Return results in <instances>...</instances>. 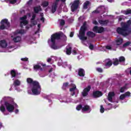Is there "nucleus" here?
<instances>
[{
	"label": "nucleus",
	"mask_w": 131,
	"mask_h": 131,
	"mask_svg": "<svg viewBox=\"0 0 131 131\" xmlns=\"http://www.w3.org/2000/svg\"><path fill=\"white\" fill-rule=\"evenodd\" d=\"M92 14H100L98 8H97L95 10L92 11Z\"/></svg>",
	"instance_id": "79ce46f5"
},
{
	"label": "nucleus",
	"mask_w": 131,
	"mask_h": 131,
	"mask_svg": "<svg viewBox=\"0 0 131 131\" xmlns=\"http://www.w3.org/2000/svg\"><path fill=\"white\" fill-rule=\"evenodd\" d=\"M118 60L119 63H123L124 62H125V58L124 56L119 57Z\"/></svg>",
	"instance_id": "473e14b6"
},
{
	"label": "nucleus",
	"mask_w": 131,
	"mask_h": 131,
	"mask_svg": "<svg viewBox=\"0 0 131 131\" xmlns=\"http://www.w3.org/2000/svg\"><path fill=\"white\" fill-rule=\"evenodd\" d=\"M33 70L34 71H38L40 70V71H42L43 69L42 68H41V66H39V64H34L33 66Z\"/></svg>",
	"instance_id": "dca6fc26"
},
{
	"label": "nucleus",
	"mask_w": 131,
	"mask_h": 131,
	"mask_svg": "<svg viewBox=\"0 0 131 131\" xmlns=\"http://www.w3.org/2000/svg\"><path fill=\"white\" fill-rule=\"evenodd\" d=\"M89 111L91 112V107L90 105H85L82 108V112H86Z\"/></svg>",
	"instance_id": "a211bd4d"
},
{
	"label": "nucleus",
	"mask_w": 131,
	"mask_h": 131,
	"mask_svg": "<svg viewBox=\"0 0 131 131\" xmlns=\"http://www.w3.org/2000/svg\"><path fill=\"white\" fill-rule=\"evenodd\" d=\"M40 11H41V8L40 7V6L34 7V12L36 14L38 13V12H40Z\"/></svg>",
	"instance_id": "b1692460"
},
{
	"label": "nucleus",
	"mask_w": 131,
	"mask_h": 131,
	"mask_svg": "<svg viewBox=\"0 0 131 131\" xmlns=\"http://www.w3.org/2000/svg\"><path fill=\"white\" fill-rule=\"evenodd\" d=\"M72 53L74 55H76V54H77V52L75 50L72 51Z\"/></svg>",
	"instance_id": "bf43d9fd"
},
{
	"label": "nucleus",
	"mask_w": 131,
	"mask_h": 131,
	"mask_svg": "<svg viewBox=\"0 0 131 131\" xmlns=\"http://www.w3.org/2000/svg\"><path fill=\"white\" fill-rule=\"evenodd\" d=\"M113 64V65H114V66H117V65H119V60L118 59V58H115L114 59V61Z\"/></svg>",
	"instance_id": "f704fd0d"
},
{
	"label": "nucleus",
	"mask_w": 131,
	"mask_h": 131,
	"mask_svg": "<svg viewBox=\"0 0 131 131\" xmlns=\"http://www.w3.org/2000/svg\"><path fill=\"white\" fill-rule=\"evenodd\" d=\"M86 21H84L82 26H81L79 32L78 37L79 38L84 41L88 39V37L85 36V32L88 30V27H86Z\"/></svg>",
	"instance_id": "7ed1b4c3"
},
{
	"label": "nucleus",
	"mask_w": 131,
	"mask_h": 131,
	"mask_svg": "<svg viewBox=\"0 0 131 131\" xmlns=\"http://www.w3.org/2000/svg\"><path fill=\"white\" fill-rule=\"evenodd\" d=\"M51 61H52V58H48V59H47V62H48V63H50V62H51Z\"/></svg>",
	"instance_id": "052dcab7"
},
{
	"label": "nucleus",
	"mask_w": 131,
	"mask_h": 131,
	"mask_svg": "<svg viewBox=\"0 0 131 131\" xmlns=\"http://www.w3.org/2000/svg\"><path fill=\"white\" fill-rule=\"evenodd\" d=\"M105 48L106 49V50H112V47L111 46H106Z\"/></svg>",
	"instance_id": "864d4df0"
},
{
	"label": "nucleus",
	"mask_w": 131,
	"mask_h": 131,
	"mask_svg": "<svg viewBox=\"0 0 131 131\" xmlns=\"http://www.w3.org/2000/svg\"><path fill=\"white\" fill-rule=\"evenodd\" d=\"M128 84L126 83L125 85L123 86L120 88V93H124V91L126 90L127 86Z\"/></svg>",
	"instance_id": "a878e982"
},
{
	"label": "nucleus",
	"mask_w": 131,
	"mask_h": 131,
	"mask_svg": "<svg viewBox=\"0 0 131 131\" xmlns=\"http://www.w3.org/2000/svg\"><path fill=\"white\" fill-rule=\"evenodd\" d=\"M27 19V16L26 15H24L23 17L20 18V20L21 21H25Z\"/></svg>",
	"instance_id": "c03bdc74"
},
{
	"label": "nucleus",
	"mask_w": 131,
	"mask_h": 131,
	"mask_svg": "<svg viewBox=\"0 0 131 131\" xmlns=\"http://www.w3.org/2000/svg\"><path fill=\"white\" fill-rule=\"evenodd\" d=\"M42 6L43 7V8H46V7H48L49 6V2L48 1H44L42 3Z\"/></svg>",
	"instance_id": "e433bc0d"
},
{
	"label": "nucleus",
	"mask_w": 131,
	"mask_h": 131,
	"mask_svg": "<svg viewBox=\"0 0 131 131\" xmlns=\"http://www.w3.org/2000/svg\"><path fill=\"white\" fill-rule=\"evenodd\" d=\"M93 24H94L95 25H98V21H97V20L93 21Z\"/></svg>",
	"instance_id": "13d9d810"
},
{
	"label": "nucleus",
	"mask_w": 131,
	"mask_h": 131,
	"mask_svg": "<svg viewBox=\"0 0 131 131\" xmlns=\"http://www.w3.org/2000/svg\"><path fill=\"white\" fill-rule=\"evenodd\" d=\"M99 24H101V25H107L109 23V20L106 19V20H99L98 21Z\"/></svg>",
	"instance_id": "4be33fe9"
},
{
	"label": "nucleus",
	"mask_w": 131,
	"mask_h": 131,
	"mask_svg": "<svg viewBox=\"0 0 131 131\" xmlns=\"http://www.w3.org/2000/svg\"><path fill=\"white\" fill-rule=\"evenodd\" d=\"M21 60L23 61H28V58L26 57L24 58H21Z\"/></svg>",
	"instance_id": "5fc2aeb1"
},
{
	"label": "nucleus",
	"mask_w": 131,
	"mask_h": 131,
	"mask_svg": "<svg viewBox=\"0 0 131 131\" xmlns=\"http://www.w3.org/2000/svg\"><path fill=\"white\" fill-rule=\"evenodd\" d=\"M103 96V93L102 92L99 91H96L93 92V96L94 98H100V97H102Z\"/></svg>",
	"instance_id": "9d476101"
},
{
	"label": "nucleus",
	"mask_w": 131,
	"mask_h": 131,
	"mask_svg": "<svg viewBox=\"0 0 131 131\" xmlns=\"http://www.w3.org/2000/svg\"><path fill=\"white\" fill-rule=\"evenodd\" d=\"M0 111L1 112H2V113H5V112H6V107H5L4 105H2L0 106Z\"/></svg>",
	"instance_id": "c9c22d12"
},
{
	"label": "nucleus",
	"mask_w": 131,
	"mask_h": 131,
	"mask_svg": "<svg viewBox=\"0 0 131 131\" xmlns=\"http://www.w3.org/2000/svg\"><path fill=\"white\" fill-rule=\"evenodd\" d=\"M66 54L69 56L71 55V53H72V47L70 46H68L66 48Z\"/></svg>",
	"instance_id": "f3484780"
},
{
	"label": "nucleus",
	"mask_w": 131,
	"mask_h": 131,
	"mask_svg": "<svg viewBox=\"0 0 131 131\" xmlns=\"http://www.w3.org/2000/svg\"><path fill=\"white\" fill-rule=\"evenodd\" d=\"M13 84L15 86H18L21 84V82L18 79H16L14 81Z\"/></svg>",
	"instance_id": "c85d7f7f"
},
{
	"label": "nucleus",
	"mask_w": 131,
	"mask_h": 131,
	"mask_svg": "<svg viewBox=\"0 0 131 131\" xmlns=\"http://www.w3.org/2000/svg\"><path fill=\"white\" fill-rule=\"evenodd\" d=\"M18 112H19V110L18 109L15 110V114H17Z\"/></svg>",
	"instance_id": "338daca9"
},
{
	"label": "nucleus",
	"mask_w": 131,
	"mask_h": 131,
	"mask_svg": "<svg viewBox=\"0 0 131 131\" xmlns=\"http://www.w3.org/2000/svg\"><path fill=\"white\" fill-rule=\"evenodd\" d=\"M14 42H19L21 40V37L20 36H17L13 39Z\"/></svg>",
	"instance_id": "393cba45"
},
{
	"label": "nucleus",
	"mask_w": 131,
	"mask_h": 131,
	"mask_svg": "<svg viewBox=\"0 0 131 131\" xmlns=\"http://www.w3.org/2000/svg\"><path fill=\"white\" fill-rule=\"evenodd\" d=\"M27 24H28V21H27V20H23L22 21H20V27H21V28H23V26L27 25Z\"/></svg>",
	"instance_id": "c756f323"
},
{
	"label": "nucleus",
	"mask_w": 131,
	"mask_h": 131,
	"mask_svg": "<svg viewBox=\"0 0 131 131\" xmlns=\"http://www.w3.org/2000/svg\"><path fill=\"white\" fill-rule=\"evenodd\" d=\"M129 45H130V42L127 41L123 45V48H125V47H128Z\"/></svg>",
	"instance_id": "ea45409f"
},
{
	"label": "nucleus",
	"mask_w": 131,
	"mask_h": 131,
	"mask_svg": "<svg viewBox=\"0 0 131 131\" xmlns=\"http://www.w3.org/2000/svg\"><path fill=\"white\" fill-rule=\"evenodd\" d=\"M4 105L8 112H14V110H15V106H14L13 104L9 103L7 101H5L4 102Z\"/></svg>",
	"instance_id": "423d86ee"
},
{
	"label": "nucleus",
	"mask_w": 131,
	"mask_h": 131,
	"mask_svg": "<svg viewBox=\"0 0 131 131\" xmlns=\"http://www.w3.org/2000/svg\"><path fill=\"white\" fill-rule=\"evenodd\" d=\"M118 21H119L120 22L122 21V17H120L119 18H118Z\"/></svg>",
	"instance_id": "69168bd1"
},
{
	"label": "nucleus",
	"mask_w": 131,
	"mask_h": 131,
	"mask_svg": "<svg viewBox=\"0 0 131 131\" xmlns=\"http://www.w3.org/2000/svg\"><path fill=\"white\" fill-rule=\"evenodd\" d=\"M59 2H60V0H56L54 4H56L58 6V3H59Z\"/></svg>",
	"instance_id": "680f3d73"
},
{
	"label": "nucleus",
	"mask_w": 131,
	"mask_h": 131,
	"mask_svg": "<svg viewBox=\"0 0 131 131\" xmlns=\"http://www.w3.org/2000/svg\"><path fill=\"white\" fill-rule=\"evenodd\" d=\"M122 27H118L117 29V32L119 34H121V35H123V36H127L129 33H131V31H129L128 33H127V29L122 25V23H121Z\"/></svg>",
	"instance_id": "20e7f679"
},
{
	"label": "nucleus",
	"mask_w": 131,
	"mask_h": 131,
	"mask_svg": "<svg viewBox=\"0 0 131 131\" xmlns=\"http://www.w3.org/2000/svg\"><path fill=\"white\" fill-rule=\"evenodd\" d=\"M0 46L1 48H7L8 46V43L6 40H0Z\"/></svg>",
	"instance_id": "6ab92c4d"
},
{
	"label": "nucleus",
	"mask_w": 131,
	"mask_h": 131,
	"mask_svg": "<svg viewBox=\"0 0 131 131\" xmlns=\"http://www.w3.org/2000/svg\"><path fill=\"white\" fill-rule=\"evenodd\" d=\"M124 14H125V15H129V14H131V9L130 10H127L124 11Z\"/></svg>",
	"instance_id": "a19ab883"
},
{
	"label": "nucleus",
	"mask_w": 131,
	"mask_h": 131,
	"mask_svg": "<svg viewBox=\"0 0 131 131\" xmlns=\"http://www.w3.org/2000/svg\"><path fill=\"white\" fill-rule=\"evenodd\" d=\"M82 104H79L76 106V110H77L78 111H80V110L81 109L82 110Z\"/></svg>",
	"instance_id": "58836bf2"
},
{
	"label": "nucleus",
	"mask_w": 131,
	"mask_h": 131,
	"mask_svg": "<svg viewBox=\"0 0 131 131\" xmlns=\"http://www.w3.org/2000/svg\"><path fill=\"white\" fill-rule=\"evenodd\" d=\"M10 74L11 75V78H20V75H21V73L16 72L15 70H12L10 71Z\"/></svg>",
	"instance_id": "1a4fd4ad"
},
{
	"label": "nucleus",
	"mask_w": 131,
	"mask_h": 131,
	"mask_svg": "<svg viewBox=\"0 0 131 131\" xmlns=\"http://www.w3.org/2000/svg\"><path fill=\"white\" fill-rule=\"evenodd\" d=\"M52 71H53V68H51V69H50L49 70V73H51V72H52Z\"/></svg>",
	"instance_id": "774afa93"
},
{
	"label": "nucleus",
	"mask_w": 131,
	"mask_h": 131,
	"mask_svg": "<svg viewBox=\"0 0 131 131\" xmlns=\"http://www.w3.org/2000/svg\"><path fill=\"white\" fill-rule=\"evenodd\" d=\"M69 85V82H65L63 83V88H67Z\"/></svg>",
	"instance_id": "de8ad7c7"
},
{
	"label": "nucleus",
	"mask_w": 131,
	"mask_h": 131,
	"mask_svg": "<svg viewBox=\"0 0 131 131\" xmlns=\"http://www.w3.org/2000/svg\"><path fill=\"white\" fill-rule=\"evenodd\" d=\"M16 33L18 34H24V33H25V31L24 30H17L16 31Z\"/></svg>",
	"instance_id": "4c0bfd02"
},
{
	"label": "nucleus",
	"mask_w": 131,
	"mask_h": 131,
	"mask_svg": "<svg viewBox=\"0 0 131 131\" xmlns=\"http://www.w3.org/2000/svg\"><path fill=\"white\" fill-rule=\"evenodd\" d=\"M36 17V14H33L32 16V18L31 19V23L33 24V25H35V24H34V22H35V21H34V20H35Z\"/></svg>",
	"instance_id": "bb28decb"
},
{
	"label": "nucleus",
	"mask_w": 131,
	"mask_h": 131,
	"mask_svg": "<svg viewBox=\"0 0 131 131\" xmlns=\"http://www.w3.org/2000/svg\"><path fill=\"white\" fill-rule=\"evenodd\" d=\"M104 30L103 27H98L97 26H94L93 29V31L96 33H102Z\"/></svg>",
	"instance_id": "6e6552de"
},
{
	"label": "nucleus",
	"mask_w": 131,
	"mask_h": 131,
	"mask_svg": "<svg viewBox=\"0 0 131 131\" xmlns=\"http://www.w3.org/2000/svg\"><path fill=\"white\" fill-rule=\"evenodd\" d=\"M73 35H74V32H71L70 34V37H73Z\"/></svg>",
	"instance_id": "6e6d98bb"
},
{
	"label": "nucleus",
	"mask_w": 131,
	"mask_h": 131,
	"mask_svg": "<svg viewBox=\"0 0 131 131\" xmlns=\"http://www.w3.org/2000/svg\"><path fill=\"white\" fill-rule=\"evenodd\" d=\"M2 127H4V126L3 125V123L0 122V129Z\"/></svg>",
	"instance_id": "0e129e2a"
},
{
	"label": "nucleus",
	"mask_w": 131,
	"mask_h": 131,
	"mask_svg": "<svg viewBox=\"0 0 131 131\" xmlns=\"http://www.w3.org/2000/svg\"><path fill=\"white\" fill-rule=\"evenodd\" d=\"M97 71H98V72H100L102 73L103 72V69H102L101 68H98L96 69Z\"/></svg>",
	"instance_id": "8fccbe9b"
},
{
	"label": "nucleus",
	"mask_w": 131,
	"mask_h": 131,
	"mask_svg": "<svg viewBox=\"0 0 131 131\" xmlns=\"http://www.w3.org/2000/svg\"><path fill=\"white\" fill-rule=\"evenodd\" d=\"M125 98V95H124V94H122L120 96V100H124Z\"/></svg>",
	"instance_id": "49530a36"
},
{
	"label": "nucleus",
	"mask_w": 131,
	"mask_h": 131,
	"mask_svg": "<svg viewBox=\"0 0 131 131\" xmlns=\"http://www.w3.org/2000/svg\"><path fill=\"white\" fill-rule=\"evenodd\" d=\"M75 90H76V85H75L73 88L70 89V92H71V95L72 97L75 95Z\"/></svg>",
	"instance_id": "412c9836"
},
{
	"label": "nucleus",
	"mask_w": 131,
	"mask_h": 131,
	"mask_svg": "<svg viewBox=\"0 0 131 131\" xmlns=\"http://www.w3.org/2000/svg\"><path fill=\"white\" fill-rule=\"evenodd\" d=\"M91 86L89 85L87 88L84 89L83 92H82V95L83 97H86L88 95L89 92L91 91Z\"/></svg>",
	"instance_id": "9b49d317"
},
{
	"label": "nucleus",
	"mask_w": 131,
	"mask_h": 131,
	"mask_svg": "<svg viewBox=\"0 0 131 131\" xmlns=\"http://www.w3.org/2000/svg\"><path fill=\"white\" fill-rule=\"evenodd\" d=\"M123 41V38H120L118 39L116 41L117 46H120V45H121V43H122Z\"/></svg>",
	"instance_id": "7c9ffc66"
},
{
	"label": "nucleus",
	"mask_w": 131,
	"mask_h": 131,
	"mask_svg": "<svg viewBox=\"0 0 131 131\" xmlns=\"http://www.w3.org/2000/svg\"><path fill=\"white\" fill-rule=\"evenodd\" d=\"M2 127H4V126L3 125V123L0 122V129Z\"/></svg>",
	"instance_id": "e2e57ef3"
},
{
	"label": "nucleus",
	"mask_w": 131,
	"mask_h": 131,
	"mask_svg": "<svg viewBox=\"0 0 131 131\" xmlns=\"http://www.w3.org/2000/svg\"><path fill=\"white\" fill-rule=\"evenodd\" d=\"M122 25L128 30L129 26L131 25L130 19L128 20L126 23H122Z\"/></svg>",
	"instance_id": "5701e85b"
},
{
	"label": "nucleus",
	"mask_w": 131,
	"mask_h": 131,
	"mask_svg": "<svg viewBox=\"0 0 131 131\" xmlns=\"http://www.w3.org/2000/svg\"><path fill=\"white\" fill-rule=\"evenodd\" d=\"M57 8H58V5L56 3H53L52 6L51 12L52 14H54L57 11Z\"/></svg>",
	"instance_id": "aec40b11"
},
{
	"label": "nucleus",
	"mask_w": 131,
	"mask_h": 131,
	"mask_svg": "<svg viewBox=\"0 0 131 131\" xmlns=\"http://www.w3.org/2000/svg\"><path fill=\"white\" fill-rule=\"evenodd\" d=\"M97 9H98L99 14H101V15L106 13V7H105V6H101L98 7Z\"/></svg>",
	"instance_id": "f8f14e48"
},
{
	"label": "nucleus",
	"mask_w": 131,
	"mask_h": 131,
	"mask_svg": "<svg viewBox=\"0 0 131 131\" xmlns=\"http://www.w3.org/2000/svg\"><path fill=\"white\" fill-rule=\"evenodd\" d=\"M89 49L91 50H94V45H93L92 44H90L89 46Z\"/></svg>",
	"instance_id": "603ef678"
},
{
	"label": "nucleus",
	"mask_w": 131,
	"mask_h": 131,
	"mask_svg": "<svg viewBox=\"0 0 131 131\" xmlns=\"http://www.w3.org/2000/svg\"><path fill=\"white\" fill-rule=\"evenodd\" d=\"M10 27V23L7 18H5L1 20V26H0L1 30H5L7 28Z\"/></svg>",
	"instance_id": "39448f33"
},
{
	"label": "nucleus",
	"mask_w": 131,
	"mask_h": 131,
	"mask_svg": "<svg viewBox=\"0 0 131 131\" xmlns=\"http://www.w3.org/2000/svg\"><path fill=\"white\" fill-rule=\"evenodd\" d=\"M61 26H64L65 25V20L64 19H62L60 21Z\"/></svg>",
	"instance_id": "09e8293b"
},
{
	"label": "nucleus",
	"mask_w": 131,
	"mask_h": 131,
	"mask_svg": "<svg viewBox=\"0 0 131 131\" xmlns=\"http://www.w3.org/2000/svg\"><path fill=\"white\" fill-rule=\"evenodd\" d=\"M124 95H125V97H130V92H127L125 93L124 94Z\"/></svg>",
	"instance_id": "a18cd8bd"
},
{
	"label": "nucleus",
	"mask_w": 131,
	"mask_h": 131,
	"mask_svg": "<svg viewBox=\"0 0 131 131\" xmlns=\"http://www.w3.org/2000/svg\"><path fill=\"white\" fill-rule=\"evenodd\" d=\"M115 96V93L112 92L108 93V96H107V100L110 102H112L113 101V97Z\"/></svg>",
	"instance_id": "ddd939ff"
},
{
	"label": "nucleus",
	"mask_w": 131,
	"mask_h": 131,
	"mask_svg": "<svg viewBox=\"0 0 131 131\" xmlns=\"http://www.w3.org/2000/svg\"><path fill=\"white\" fill-rule=\"evenodd\" d=\"M89 5H90V1H86L83 4V9H84L85 10L88 9V6H89Z\"/></svg>",
	"instance_id": "72a5a7b5"
},
{
	"label": "nucleus",
	"mask_w": 131,
	"mask_h": 131,
	"mask_svg": "<svg viewBox=\"0 0 131 131\" xmlns=\"http://www.w3.org/2000/svg\"><path fill=\"white\" fill-rule=\"evenodd\" d=\"M86 36L88 37H91V38H94L96 36V33H94L92 31H88L86 33Z\"/></svg>",
	"instance_id": "2eb2a0df"
},
{
	"label": "nucleus",
	"mask_w": 131,
	"mask_h": 131,
	"mask_svg": "<svg viewBox=\"0 0 131 131\" xmlns=\"http://www.w3.org/2000/svg\"><path fill=\"white\" fill-rule=\"evenodd\" d=\"M5 2H6V3H9L11 5H14V4L17 3V0H5Z\"/></svg>",
	"instance_id": "2f4dec72"
},
{
	"label": "nucleus",
	"mask_w": 131,
	"mask_h": 131,
	"mask_svg": "<svg viewBox=\"0 0 131 131\" xmlns=\"http://www.w3.org/2000/svg\"><path fill=\"white\" fill-rule=\"evenodd\" d=\"M40 20L42 21L43 23H45V17H41Z\"/></svg>",
	"instance_id": "4d7b16f0"
},
{
	"label": "nucleus",
	"mask_w": 131,
	"mask_h": 131,
	"mask_svg": "<svg viewBox=\"0 0 131 131\" xmlns=\"http://www.w3.org/2000/svg\"><path fill=\"white\" fill-rule=\"evenodd\" d=\"M112 64H113V62H112V60H110L106 62L105 66V67H111L112 66Z\"/></svg>",
	"instance_id": "cd10ccee"
},
{
	"label": "nucleus",
	"mask_w": 131,
	"mask_h": 131,
	"mask_svg": "<svg viewBox=\"0 0 131 131\" xmlns=\"http://www.w3.org/2000/svg\"><path fill=\"white\" fill-rule=\"evenodd\" d=\"M27 5H28L29 6H31V5H32V0H29L27 2Z\"/></svg>",
	"instance_id": "3c124183"
},
{
	"label": "nucleus",
	"mask_w": 131,
	"mask_h": 131,
	"mask_svg": "<svg viewBox=\"0 0 131 131\" xmlns=\"http://www.w3.org/2000/svg\"><path fill=\"white\" fill-rule=\"evenodd\" d=\"M78 7H79V0H75L71 7L72 12L76 11L78 9Z\"/></svg>",
	"instance_id": "0eeeda50"
},
{
	"label": "nucleus",
	"mask_w": 131,
	"mask_h": 131,
	"mask_svg": "<svg viewBox=\"0 0 131 131\" xmlns=\"http://www.w3.org/2000/svg\"><path fill=\"white\" fill-rule=\"evenodd\" d=\"M78 74L79 76L84 77V75H85V72H84V70L83 69H79Z\"/></svg>",
	"instance_id": "4468645a"
},
{
	"label": "nucleus",
	"mask_w": 131,
	"mask_h": 131,
	"mask_svg": "<svg viewBox=\"0 0 131 131\" xmlns=\"http://www.w3.org/2000/svg\"><path fill=\"white\" fill-rule=\"evenodd\" d=\"M27 82L32 87L31 91L35 96H38L41 93V86L38 81L33 80L31 78L27 79Z\"/></svg>",
	"instance_id": "f257e3e1"
},
{
	"label": "nucleus",
	"mask_w": 131,
	"mask_h": 131,
	"mask_svg": "<svg viewBox=\"0 0 131 131\" xmlns=\"http://www.w3.org/2000/svg\"><path fill=\"white\" fill-rule=\"evenodd\" d=\"M105 112V108L103 107V105H100V112L101 113H104Z\"/></svg>",
	"instance_id": "37998d69"
},
{
	"label": "nucleus",
	"mask_w": 131,
	"mask_h": 131,
	"mask_svg": "<svg viewBox=\"0 0 131 131\" xmlns=\"http://www.w3.org/2000/svg\"><path fill=\"white\" fill-rule=\"evenodd\" d=\"M61 37L62 33L61 32L55 33L51 35V49H53V50H58V49H60V47H59V46H57V45H56V40H59V39H60Z\"/></svg>",
	"instance_id": "f03ea898"
}]
</instances>
